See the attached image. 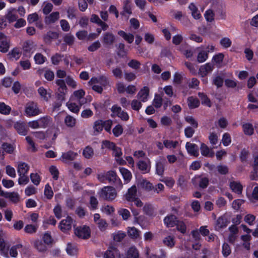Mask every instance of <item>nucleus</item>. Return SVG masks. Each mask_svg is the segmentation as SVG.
<instances>
[{"label": "nucleus", "mask_w": 258, "mask_h": 258, "mask_svg": "<svg viewBox=\"0 0 258 258\" xmlns=\"http://www.w3.org/2000/svg\"><path fill=\"white\" fill-rule=\"evenodd\" d=\"M44 195L47 197L48 199H51L53 196V192L52 190L51 186L47 184L45 186V189L44 191Z\"/></svg>", "instance_id": "obj_62"}, {"label": "nucleus", "mask_w": 258, "mask_h": 258, "mask_svg": "<svg viewBox=\"0 0 258 258\" xmlns=\"http://www.w3.org/2000/svg\"><path fill=\"white\" fill-rule=\"evenodd\" d=\"M23 245L21 244H17L12 246L10 249V255L12 257H17L18 255V249L22 248Z\"/></svg>", "instance_id": "obj_45"}, {"label": "nucleus", "mask_w": 258, "mask_h": 258, "mask_svg": "<svg viewBox=\"0 0 258 258\" xmlns=\"http://www.w3.org/2000/svg\"><path fill=\"white\" fill-rule=\"evenodd\" d=\"M127 233L128 235L134 239L138 238L140 235V231L134 227H128Z\"/></svg>", "instance_id": "obj_40"}, {"label": "nucleus", "mask_w": 258, "mask_h": 258, "mask_svg": "<svg viewBox=\"0 0 258 258\" xmlns=\"http://www.w3.org/2000/svg\"><path fill=\"white\" fill-rule=\"evenodd\" d=\"M198 95L201 99L202 104L208 107L211 106V101L206 95L204 93L199 92Z\"/></svg>", "instance_id": "obj_54"}, {"label": "nucleus", "mask_w": 258, "mask_h": 258, "mask_svg": "<svg viewBox=\"0 0 258 258\" xmlns=\"http://www.w3.org/2000/svg\"><path fill=\"white\" fill-rule=\"evenodd\" d=\"M188 8L191 11L192 16L195 19H199L201 17V14L194 4H190L188 6Z\"/></svg>", "instance_id": "obj_39"}, {"label": "nucleus", "mask_w": 258, "mask_h": 258, "mask_svg": "<svg viewBox=\"0 0 258 258\" xmlns=\"http://www.w3.org/2000/svg\"><path fill=\"white\" fill-rule=\"evenodd\" d=\"M164 221L167 227H173L176 225L177 220L175 216L171 215L166 216L164 218Z\"/></svg>", "instance_id": "obj_27"}, {"label": "nucleus", "mask_w": 258, "mask_h": 258, "mask_svg": "<svg viewBox=\"0 0 258 258\" xmlns=\"http://www.w3.org/2000/svg\"><path fill=\"white\" fill-rule=\"evenodd\" d=\"M5 196L14 203H17L20 201V196L17 192H7Z\"/></svg>", "instance_id": "obj_43"}, {"label": "nucleus", "mask_w": 258, "mask_h": 258, "mask_svg": "<svg viewBox=\"0 0 258 258\" xmlns=\"http://www.w3.org/2000/svg\"><path fill=\"white\" fill-rule=\"evenodd\" d=\"M140 184L143 188L148 191L153 190L154 189V186H153L152 184L145 179L142 180Z\"/></svg>", "instance_id": "obj_53"}, {"label": "nucleus", "mask_w": 258, "mask_h": 258, "mask_svg": "<svg viewBox=\"0 0 258 258\" xmlns=\"http://www.w3.org/2000/svg\"><path fill=\"white\" fill-rule=\"evenodd\" d=\"M163 101L162 96L160 94H155L153 101V105L157 108H160Z\"/></svg>", "instance_id": "obj_42"}, {"label": "nucleus", "mask_w": 258, "mask_h": 258, "mask_svg": "<svg viewBox=\"0 0 258 258\" xmlns=\"http://www.w3.org/2000/svg\"><path fill=\"white\" fill-rule=\"evenodd\" d=\"M187 104L189 108L192 109L198 107L200 105V102L198 99L191 96L187 99Z\"/></svg>", "instance_id": "obj_38"}, {"label": "nucleus", "mask_w": 258, "mask_h": 258, "mask_svg": "<svg viewBox=\"0 0 258 258\" xmlns=\"http://www.w3.org/2000/svg\"><path fill=\"white\" fill-rule=\"evenodd\" d=\"M67 106L68 109L72 112L77 113L80 110V105H78L72 102H67Z\"/></svg>", "instance_id": "obj_55"}, {"label": "nucleus", "mask_w": 258, "mask_h": 258, "mask_svg": "<svg viewBox=\"0 0 258 258\" xmlns=\"http://www.w3.org/2000/svg\"><path fill=\"white\" fill-rule=\"evenodd\" d=\"M213 68V66L210 63H207L202 65L199 69V75L202 77H204L209 73L212 72Z\"/></svg>", "instance_id": "obj_14"}, {"label": "nucleus", "mask_w": 258, "mask_h": 258, "mask_svg": "<svg viewBox=\"0 0 258 258\" xmlns=\"http://www.w3.org/2000/svg\"><path fill=\"white\" fill-rule=\"evenodd\" d=\"M90 85H93L94 84H100L102 86H105L107 84V79L105 77L100 76L98 78H92L89 81Z\"/></svg>", "instance_id": "obj_23"}, {"label": "nucleus", "mask_w": 258, "mask_h": 258, "mask_svg": "<svg viewBox=\"0 0 258 258\" xmlns=\"http://www.w3.org/2000/svg\"><path fill=\"white\" fill-rule=\"evenodd\" d=\"M138 167L143 173H148L151 169L150 160L147 159L145 161H139L138 163Z\"/></svg>", "instance_id": "obj_13"}, {"label": "nucleus", "mask_w": 258, "mask_h": 258, "mask_svg": "<svg viewBox=\"0 0 258 258\" xmlns=\"http://www.w3.org/2000/svg\"><path fill=\"white\" fill-rule=\"evenodd\" d=\"M15 129L17 133L22 136H25L28 132V129L26 124L23 122H16L14 125Z\"/></svg>", "instance_id": "obj_17"}, {"label": "nucleus", "mask_w": 258, "mask_h": 258, "mask_svg": "<svg viewBox=\"0 0 258 258\" xmlns=\"http://www.w3.org/2000/svg\"><path fill=\"white\" fill-rule=\"evenodd\" d=\"M75 233L80 238L87 239L90 236V230L88 226H80L75 229Z\"/></svg>", "instance_id": "obj_7"}, {"label": "nucleus", "mask_w": 258, "mask_h": 258, "mask_svg": "<svg viewBox=\"0 0 258 258\" xmlns=\"http://www.w3.org/2000/svg\"><path fill=\"white\" fill-rule=\"evenodd\" d=\"M192 183L194 185H197L198 183L199 186L202 188H205L207 187L209 184V179L205 177H202L199 175L195 176L192 179Z\"/></svg>", "instance_id": "obj_10"}, {"label": "nucleus", "mask_w": 258, "mask_h": 258, "mask_svg": "<svg viewBox=\"0 0 258 258\" xmlns=\"http://www.w3.org/2000/svg\"><path fill=\"white\" fill-rule=\"evenodd\" d=\"M115 40V36L110 32H106L104 34L103 41L104 44L108 45H112Z\"/></svg>", "instance_id": "obj_25"}, {"label": "nucleus", "mask_w": 258, "mask_h": 258, "mask_svg": "<svg viewBox=\"0 0 258 258\" xmlns=\"http://www.w3.org/2000/svg\"><path fill=\"white\" fill-rule=\"evenodd\" d=\"M59 18V13L58 12H55L51 13L45 18V23L50 24L55 23Z\"/></svg>", "instance_id": "obj_21"}, {"label": "nucleus", "mask_w": 258, "mask_h": 258, "mask_svg": "<svg viewBox=\"0 0 258 258\" xmlns=\"http://www.w3.org/2000/svg\"><path fill=\"white\" fill-rule=\"evenodd\" d=\"M107 180L110 183H118L120 187L122 184L120 179L118 177L116 172L114 171L110 170L107 172Z\"/></svg>", "instance_id": "obj_16"}, {"label": "nucleus", "mask_w": 258, "mask_h": 258, "mask_svg": "<svg viewBox=\"0 0 258 258\" xmlns=\"http://www.w3.org/2000/svg\"><path fill=\"white\" fill-rule=\"evenodd\" d=\"M11 45V41L9 38L4 33H0V51L2 53L7 52Z\"/></svg>", "instance_id": "obj_5"}, {"label": "nucleus", "mask_w": 258, "mask_h": 258, "mask_svg": "<svg viewBox=\"0 0 258 258\" xmlns=\"http://www.w3.org/2000/svg\"><path fill=\"white\" fill-rule=\"evenodd\" d=\"M102 149L107 148L112 151V155L115 157V161L119 165L126 164V161L121 158L122 152L120 148L117 147L115 144L107 140L103 141L101 145Z\"/></svg>", "instance_id": "obj_1"}, {"label": "nucleus", "mask_w": 258, "mask_h": 258, "mask_svg": "<svg viewBox=\"0 0 258 258\" xmlns=\"http://www.w3.org/2000/svg\"><path fill=\"white\" fill-rule=\"evenodd\" d=\"M94 152L92 148L87 146L83 151V155L85 158L89 159L93 155Z\"/></svg>", "instance_id": "obj_58"}, {"label": "nucleus", "mask_w": 258, "mask_h": 258, "mask_svg": "<svg viewBox=\"0 0 258 258\" xmlns=\"http://www.w3.org/2000/svg\"><path fill=\"white\" fill-rule=\"evenodd\" d=\"M118 214L122 217L123 220H127L131 217L130 211L126 209L120 208L118 210Z\"/></svg>", "instance_id": "obj_49"}, {"label": "nucleus", "mask_w": 258, "mask_h": 258, "mask_svg": "<svg viewBox=\"0 0 258 258\" xmlns=\"http://www.w3.org/2000/svg\"><path fill=\"white\" fill-rule=\"evenodd\" d=\"M231 252V248L227 243H224L222 247V253L224 257H227Z\"/></svg>", "instance_id": "obj_56"}, {"label": "nucleus", "mask_w": 258, "mask_h": 258, "mask_svg": "<svg viewBox=\"0 0 258 258\" xmlns=\"http://www.w3.org/2000/svg\"><path fill=\"white\" fill-rule=\"evenodd\" d=\"M64 122L66 125L70 128H73L76 124V119L73 116L67 115L64 119Z\"/></svg>", "instance_id": "obj_31"}, {"label": "nucleus", "mask_w": 258, "mask_h": 258, "mask_svg": "<svg viewBox=\"0 0 258 258\" xmlns=\"http://www.w3.org/2000/svg\"><path fill=\"white\" fill-rule=\"evenodd\" d=\"M29 169V166L25 162H20L18 164L17 171L19 175L27 174Z\"/></svg>", "instance_id": "obj_20"}, {"label": "nucleus", "mask_w": 258, "mask_h": 258, "mask_svg": "<svg viewBox=\"0 0 258 258\" xmlns=\"http://www.w3.org/2000/svg\"><path fill=\"white\" fill-rule=\"evenodd\" d=\"M118 34L122 37L128 43H132L134 40V36L131 33H126L123 31L120 30Z\"/></svg>", "instance_id": "obj_33"}, {"label": "nucleus", "mask_w": 258, "mask_h": 258, "mask_svg": "<svg viewBox=\"0 0 258 258\" xmlns=\"http://www.w3.org/2000/svg\"><path fill=\"white\" fill-rule=\"evenodd\" d=\"M149 96V88L146 86L141 89L137 95L138 98L143 102H146L148 100Z\"/></svg>", "instance_id": "obj_15"}, {"label": "nucleus", "mask_w": 258, "mask_h": 258, "mask_svg": "<svg viewBox=\"0 0 258 258\" xmlns=\"http://www.w3.org/2000/svg\"><path fill=\"white\" fill-rule=\"evenodd\" d=\"M68 92V89H57L56 93V97L59 101H63L65 100L66 95Z\"/></svg>", "instance_id": "obj_48"}, {"label": "nucleus", "mask_w": 258, "mask_h": 258, "mask_svg": "<svg viewBox=\"0 0 258 258\" xmlns=\"http://www.w3.org/2000/svg\"><path fill=\"white\" fill-rule=\"evenodd\" d=\"M38 92L41 97L45 101H48L50 98V93L43 87L38 88Z\"/></svg>", "instance_id": "obj_34"}, {"label": "nucleus", "mask_w": 258, "mask_h": 258, "mask_svg": "<svg viewBox=\"0 0 258 258\" xmlns=\"http://www.w3.org/2000/svg\"><path fill=\"white\" fill-rule=\"evenodd\" d=\"M161 254L160 255H157L154 254L152 252V249H151L149 247L146 248V254L148 258H165L166 257V253L162 250L160 249Z\"/></svg>", "instance_id": "obj_29"}, {"label": "nucleus", "mask_w": 258, "mask_h": 258, "mask_svg": "<svg viewBox=\"0 0 258 258\" xmlns=\"http://www.w3.org/2000/svg\"><path fill=\"white\" fill-rule=\"evenodd\" d=\"M77 10L73 7H69L67 9L68 18L69 19H73L76 17Z\"/></svg>", "instance_id": "obj_57"}, {"label": "nucleus", "mask_w": 258, "mask_h": 258, "mask_svg": "<svg viewBox=\"0 0 258 258\" xmlns=\"http://www.w3.org/2000/svg\"><path fill=\"white\" fill-rule=\"evenodd\" d=\"M111 110L112 112L111 116L112 117L118 116L121 120L126 121L129 118V116L127 112L122 110L121 107L114 105L112 106Z\"/></svg>", "instance_id": "obj_6"}, {"label": "nucleus", "mask_w": 258, "mask_h": 258, "mask_svg": "<svg viewBox=\"0 0 258 258\" xmlns=\"http://www.w3.org/2000/svg\"><path fill=\"white\" fill-rule=\"evenodd\" d=\"M185 148L188 153L190 155L196 157L199 155V148L197 145L187 142L186 144Z\"/></svg>", "instance_id": "obj_18"}, {"label": "nucleus", "mask_w": 258, "mask_h": 258, "mask_svg": "<svg viewBox=\"0 0 258 258\" xmlns=\"http://www.w3.org/2000/svg\"><path fill=\"white\" fill-rule=\"evenodd\" d=\"M163 243L167 246L172 248L175 245L174 238L171 236L166 237L163 240Z\"/></svg>", "instance_id": "obj_51"}, {"label": "nucleus", "mask_w": 258, "mask_h": 258, "mask_svg": "<svg viewBox=\"0 0 258 258\" xmlns=\"http://www.w3.org/2000/svg\"><path fill=\"white\" fill-rule=\"evenodd\" d=\"M204 45H201L200 47H197L195 50L198 51L197 55V61L199 63L205 62L208 58V52L205 49Z\"/></svg>", "instance_id": "obj_8"}, {"label": "nucleus", "mask_w": 258, "mask_h": 258, "mask_svg": "<svg viewBox=\"0 0 258 258\" xmlns=\"http://www.w3.org/2000/svg\"><path fill=\"white\" fill-rule=\"evenodd\" d=\"M100 200L107 201L108 202L113 201L117 197L116 189L112 186H104L97 192Z\"/></svg>", "instance_id": "obj_2"}, {"label": "nucleus", "mask_w": 258, "mask_h": 258, "mask_svg": "<svg viewBox=\"0 0 258 258\" xmlns=\"http://www.w3.org/2000/svg\"><path fill=\"white\" fill-rule=\"evenodd\" d=\"M85 92L83 89H79L75 91L71 96L73 99L77 101L80 106H82L86 104L88 101H91L89 97H85Z\"/></svg>", "instance_id": "obj_4"}, {"label": "nucleus", "mask_w": 258, "mask_h": 258, "mask_svg": "<svg viewBox=\"0 0 258 258\" xmlns=\"http://www.w3.org/2000/svg\"><path fill=\"white\" fill-rule=\"evenodd\" d=\"M201 154L205 157H213L214 155V152L212 149H210L206 144H201L200 147Z\"/></svg>", "instance_id": "obj_22"}, {"label": "nucleus", "mask_w": 258, "mask_h": 258, "mask_svg": "<svg viewBox=\"0 0 258 258\" xmlns=\"http://www.w3.org/2000/svg\"><path fill=\"white\" fill-rule=\"evenodd\" d=\"M8 56L11 60H17L21 56V51L18 48H14L9 52Z\"/></svg>", "instance_id": "obj_32"}, {"label": "nucleus", "mask_w": 258, "mask_h": 258, "mask_svg": "<svg viewBox=\"0 0 258 258\" xmlns=\"http://www.w3.org/2000/svg\"><path fill=\"white\" fill-rule=\"evenodd\" d=\"M77 153L70 150L62 153L60 160L64 163H68L74 160L78 156Z\"/></svg>", "instance_id": "obj_9"}, {"label": "nucleus", "mask_w": 258, "mask_h": 258, "mask_svg": "<svg viewBox=\"0 0 258 258\" xmlns=\"http://www.w3.org/2000/svg\"><path fill=\"white\" fill-rule=\"evenodd\" d=\"M126 258H139V252L136 247H131L128 249Z\"/></svg>", "instance_id": "obj_44"}, {"label": "nucleus", "mask_w": 258, "mask_h": 258, "mask_svg": "<svg viewBox=\"0 0 258 258\" xmlns=\"http://www.w3.org/2000/svg\"><path fill=\"white\" fill-rule=\"evenodd\" d=\"M214 12L211 9L207 10L204 14L205 18L208 22L213 21L214 20Z\"/></svg>", "instance_id": "obj_64"}, {"label": "nucleus", "mask_w": 258, "mask_h": 258, "mask_svg": "<svg viewBox=\"0 0 258 258\" xmlns=\"http://www.w3.org/2000/svg\"><path fill=\"white\" fill-rule=\"evenodd\" d=\"M119 255L118 250L114 247H109L105 252L104 258H115Z\"/></svg>", "instance_id": "obj_24"}, {"label": "nucleus", "mask_w": 258, "mask_h": 258, "mask_svg": "<svg viewBox=\"0 0 258 258\" xmlns=\"http://www.w3.org/2000/svg\"><path fill=\"white\" fill-rule=\"evenodd\" d=\"M119 169L124 182L126 183L128 182L132 178V174L131 171L124 167H120Z\"/></svg>", "instance_id": "obj_26"}, {"label": "nucleus", "mask_w": 258, "mask_h": 258, "mask_svg": "<svg viewBox=\"0 0 258 258\" xmlns=\"http://www.w3.org/2000/svg\"><path fill=\"white\" fill-rule=\"evenodd\" d=\"M34 247L40 252L46 250L47 247L45 243L40 240H35L34 242Z\"/></svg>", "instance_id": "obj_46"}, {"label": "nucleus", "mask_w": 258, "mask_h": 258, "mask_svg": "<svg viewBox=\"0 0 258 258\" xmlns=\"http://www.w3.org/2000/svg\"><path fill=\"white\" fill-rule=\"evenodd\" d=\"M123 130L122 126L120 124H117L113 128L112 133L115 137H118L122 134Z\"/></svg>", "instance_id": "obj_63"}, {"label": "nucleus", "mask_w": 258, "mask_h": 258, "mask_svg": "<svg viewBox=\"0 0 258 258\" xmlns=\"http://www.w3.org/2000/svg\"><path fill=\"white\" fill-rule=\"evenodd\" d=\"M164 147L169 149H175L178 145L179 143L177 141L165 140L163 141Z\"/></svg>", "instance_id": "obj_37"}, {"label": "nucleus", "mask_w": 258, "mask_h": 258, "mask_svg": "<svg viewBox=\"0 0 258 258\" xmlns=\"http://www.w3.org/2000/svg\"><path fill=\"white\" fill-rule=\"evenodd\" d=\"M16 12V9L13 8H11L7 10L5 17L9 23H12L16 21L18 19Z\"/></svg>", "instance_id": "obj_12"}, {"label": "nucleus", "mask_w": 258, "mask_h": 258, "mask_svg": "<svg viewBox=\"0 0 258 258\" xmlns=\"http://www.w3.org/2000/svg\"><path fill=\"white\" fill-rule=\"evenodd\" d=\"M11 111L10 106L6 105L4 102H0V113L4 115H8Z\"/></svg>", "instance_id": "obj_50"}, {"label": "nucleus", "mask_w": 258, "mask_h": 258, "mask_svg": "<svg viewBox=\"0 0 258 258\" xmlns=\"http://www.w3.org/2000/svg\"><path fill=\"white\" fill-rule=\"evenodd\" d=\"M142 101H140L137 99H134L131 102L132 108L136 111H139L142 107Z\"/></svg>", "instance_id": "obj_61"}, {"label": "nucleus", "mask_w": 258, "mask_h": 258, "mask_svg": "<svg viewBox=\"0 0 258 258\" xmlns=\"http://www.w3.org/2000/svg\"><path fill=\"white\" fill-rule=\"evenodd\" d=\"M41 111L36 103L33 101L27 103L25 106V114L28 117H32L39 114Z\"/></svg>", "instance_id": "obj_3"}, {"label": "nucleus", "mask_w": 258, "mask_h": 258, "mask_svg": "<svg viewBox=\"0 0 258 258\" xmlns=\"http://www.w3.org/2000/svg\"><path fill=\"white\" fill-rule=\"evenodd\" d=\"M93 135L97 136L101 133L103 128L102 124V120H97L94 122L93 126Z\"/></svg>", "instance_id": "obj_28"}, {"label": "nucleus", "mask_w": 258, "mask_h": 258, "mask_svg": "<svg viewBox=\"0 0 258 258\" xmlns=\"http://www.w3.org/2000/svg\"><path fill=\"white\" fill-rule=\"evenodd\" d=\"M73 219L71 217L68 216L66 219L61 220L59 223V227L63 232H67L72 228Z\"/></svg>", "instance_id": "obj_11"}, {"label": "nucleus", "mask_w": 258, "mask_h": 258, "mask_svg": "<svg viewBox=\"0 0 258 258\" xmlns=\"http://www.w3.org/2000/svg\"><path fill=\"white\" fill-rule=\"evenodd\" d=\"M137 187L135 185H133L127 191L125 195V199L128 202H133L136 198Z\"/></svg>", "instance_id": "obj_19"}, {"label": "nucleus", "mask_w": 258, "mask_h": 258, "mask_svg": "<svg viewBox=\"0 0 258 258\" xmlns=\"http://www.w3.org/2000/svg\"><path fill=\"white\" fill-rule=\"evenodd\" d=\"M185 121L191 125V127L197 128L198 126V121L191 116H187L185 117Z\"/></svg>", "instance_id": "obj_59"}, {"label": "nucleus", "mask_w": 258, "mask_h": 258, "mask_svg": "<svg viewBox=\"0 0 258 258\" xmlns=\"http://www.w3.org/2000/svg\"><path fill=\"white\" fill-rule=\"evenodd\" d=\"M40 127L45 128L52 122V118L49 116H44L40 118L39 119Z\"/></svg>", "instance_id": "obj_35"}, {"label": "nucleus", "mask_w": 258, "mask_h": 258, "mask_svg": "<svg viewBox=\"0 0 258 258\" xmlns=\"http://www.w3.org/2000/svg\"><path fill=\"white\" fill-rule=\"evenodd\" d=\"M38 226L35 225L28 224L24 228V231L26 233L28 234H33L35 233Z\"/></svg>", "instance_id": "obj_60"}, {"label": "nucleus", "mask_w": 258, "mask_h": 258, "mask_svg": "<svg viewBox=\"0 0 258 258\" xmlns=\"http://www.w3.org/2000/svg\"><path fill=\"white\" fill-rule=\"evenodd\" d=\"M165 161L164 159L157 161L156 163V173L159 175H162L164 171Z\"/></svg>", "instance_id": "obj_30"}, {"label": "nucleus", "mask_w": 258, "mask_h": 258, "mask_svg": "<svg viewBox=\"0 0 258 258\" xmlns=\"http://www.w3.org/2000/svg\"><path fill=\"white\" fill-rule=\"evenodd\" d=\"M230 186L233 191L240 194L242 190V186L239 182L233 181L230 182Z\"/></svg>", "instance_id": "obj_36"}, {"label": "nucleus", "mask_w": 258, "mask_h": 258, "mask_svg": "<svg viewBox=\"0 0 258 258\" xmlns=\"http://www.w3.org/2000/svg\"><path fill=\"white\" fill-rule=\"evenodd\" d=\"M66 251L68 254L75 255L78 251L77 246L75 244L68 243L66 247Z\"/></svg>", "instance_id": "obj_41"}, {"label": "nucleus", "mask_w": 258, "mask_h": 258, "mask_svg": "<svg viewBox=\"0 0 258 258\" xmlns=\"http://www.w3.org/2000/svg\"><path fill=\"white\" fill-rule=\"evenodd\" d=\"M101 211L104 214L110 215L114 212V207L110 205H104L101 209Z\"/></svg>", "instance_id": "obj_52"}, {"label": "nucleus", "mask_w": 258, "mask_h": 258, "mask_svg": "<svg viewBox=\"0 0 258 258\" xmlns=\"http://www.w3.org/2000/svg\"><path fill=\"white\" fill-rule=\"evenodd\" d=\"M243 132L245 135H251L253 133V126L251 123H245L242 125Z\"/></svg>", "instance_id": "obj_47"}]
</instances>
